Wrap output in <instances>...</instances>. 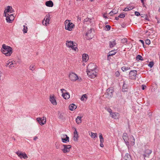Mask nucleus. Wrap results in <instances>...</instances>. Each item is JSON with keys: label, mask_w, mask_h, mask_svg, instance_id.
I'll return each instance as SVG.
<instances>
[{"label": "nucleus", "mask_w": 160, "mask_h": 160, "mask_svg": "<svg viewBox=\"0 0 160 160\" xmlns=\"http://www.w3.org/2000/svg\"><path fill=\"white\" fill-rule=\"evenodd\" d=\"M16 153L20 158H23L24 159H27L28 158L27 155L25 153H23L22 152H16Z\"/></svg>", "instance_id": "nucleus-15"}, {"label": "nucleus", "mask_w": 160, "mask_h": 160, "mask_svg": "<svg viewBox=\"0 0 160 160\" xmlns=\"http://www.w3.org/2000/svg\"><path fill=\"white\" fill-rule=\"evenodd\" d=\"M37 121L41 125L45 124L46 123V118L43 117L42 118H38L36 119Z\"/></svg>", "instance_id": "nucleus-8"}, {"label": "nucleus", "mask_w": 160, "mask_h": 160, "mask_svg": "<svg viewBox=\"0 0 160 160\" xmlns=\"http://www.w3.org/2000/svg\"><path fill=\"white\" fill-rule=\"evenodd\" d=\"M62 141L63 142H69V138L66 134L63 135L62 137Z\"/></svg>", "instance_id": "nucleus-16"}, {"label": "nucleus", "mask_w": 160, "mask_h": 160, "mask_svg": "<svg viewBox=\"0 0 160 160\" xmlns=\"http://www.w3.org/2000/svg\"><path fill=\"white\" fill-rule=\"evenodd\" d=\"M9 17H10V19H11V21L12 20H13L14 16H13V14H11L10 15Z\"/></svg>", "instance_id": "nucleus-50"}, {"label": "nucleus", "mask_w": 160, "mask_h": 160, "mask_svg": "<svg viewBox=\"0 0 160 160\" xmlns=\"http://www.w3.org/2000/svg\"><path fill=\"white\" fill-rule=\"evenodd\" d=\"M133 8H130V9H129L128 8H126L123 9V11H124L126 12L132 10Z\"/></svg>", "instance_id": "nucleus-45"}, {"label": "nucleus", "mask_w": 160, "mask_h": 160, "mask_svg": "<svg viewBox=\"0 0 160 160\" xmlns=\"http://www.w3.org/2000/svg\"><path fill=\"white\" fill-rule=\"evenodd\" d=\"M135 15H136V16H139L140 15V13L138 12L135 11Z\"/></svg>", "instance_id": "nucleus-49"}, {"label": "nucleus", "mask_w": 160, "mask_h": 160, "mask_svg": "<svg viewBox=\"0 0 160 160\" xmlns=\"http://www.w3.org/2000/svg\"><path fill=\"white\" fill-rule=\"evenodd\" d=\"M124 160H131L130 154L128 153H126L124 157Z\"/></svg>", "instance_id": "nucleus-25"}, {"label": "nucleus", "mask_w": 160, "mask_h": 160, "mask_svg": "<svg viewBox=\"0 0 160 160\" xmlns=\"http://www.w3.org/2000/svg\"><path fill=\"white\" fill-rule=\"evenodd\" d=\"M122 138L124 141H127L129 140L128 137L127 135V134L126 133H124L123 134Z\"/></svg>", "instance_id": "nucleus-29"}, {"label": "nucleus", "mask_w": 160, "mask_h": 160, "mask_svg": "<svg viewBox=\"0 0 160 160\" xmlns=\"http://www.w3.org/2000/svg\"><path fill=\"white\" fill-rule=\"evenodd\" d=\"M139 41L141 42V43L143 45H144V42L143 41V40H139Z\"/></svg>", "instance_id": "nucleus-59"}, {"label": "nucleus", "mask_w": 160, "mask_h": 160, "mask_svg": "<svg viewBox=\"0 0 160 160\" xmlns=\"http://www.w3.org/2000/svg\"><path fill=\"white\" fill-rule=\"evenodd\" d=\"M136 59L138 61L139 60H141V61H143V59H142V56L139 55H138L136 57Z\"/></svg>", "instance_id": "nucleus-33"}, {"label": "nucleus", "mask_w": 160, "mask_h": 160, "mask_svg": "<svg viewBox=\"0 0 160 160\" xmlns=\"http://www.w3.org/2000/svg\"><path fill=\"white\" fill-rule=\"evenodd\" d=\"M91 137L93 138H95V137H97V133H93L92 132H91Z\"/></svg>", "instance_id": "nucleus-37"}, {"label": "nucleus", "mask_w": 160, "mask_h": 160, "mask_svg": "<svg viewBox=\"0 0 160 160\" xmlns=\"http://www.w3.org/2000/svg\"><path fill=\"white\" fill-rule=\"evenodd\" d=\"M107 110L110 113V115H111V113L112 112V110L110 108H108Z\"/></svg>", "instance_id": "nucleus-51"}, {"label": "nucleus", "mask_w": 160, "mask_h": 160, "mask_svg": "<svg viewBox=\"0 0 160 160\" xmlns=\"http://www.w3.org/2000/svg\"><path fill=\"white\" fill-rule=\"evenodd\" d=\"M127 38H123L121 40V42L123 43H127Z\"/></svg>", "instance_id": "nucleus-42"}, {"label": "nucleus", "mask_w": 160, "mask_h": 160, "mask_svg": "<svg viewBox=\"0 0 160 160\" xmlns=\"http://www.w3.org/2000/svg\"><path fill=\"white\" fill-rule=\"evenodd\" d=\"M92 29L94 30L92 28L89 30L86 33V35L87 36V38L88 39H91L92 38L93 35L92 33Z\"/></svg>", "instance_id": "nucleus-14"}, {"label": "nucleus", "mask_w": 160, "mask_h": 160, "mask_svg": "<svg viewBox=\"0 0 160 160\" xmlns=\"http://www.w3.org/2000/svg\"><path fill=\"white\" fill-rule=\"evenodd\" d=\"M45 5L48 7H52L53 6V3L52 1L49 0L46 2Z\"/></svg>", "instance_id": "nucleus-23"}, {"label": "nucleus", "mask_w": 160, "mask_h": 160, "mask_svg": "<svg viewBox=\"0 0 160 160\" xmlns=\"http://www.w3.org/2000/svg\"><path fill=\"white\" fill-rule=\"evenodd\" d=\"M145 18L146 20L149 21L148 18V17H147V15H146V17H145Z\"/></svg>", "instance_id": "nucleus-62"}, {"label": "nucleus", "mask_w": 160, "mask_h": 160, "mask_svg": "<svg viewBox=\"0 0 160 160\" xmlns=\"http://www.w3.org/2000/svg\"><path fill=\"white\" fill-rule=\"evenodd\" d=\"M2 52L7 56H10L12 52V49L10 46H6L5 44L2 45Z\"/></svg>", "instance_id": "nucleus-1"}, {"label": "nucleus", "mask_w": 160, "mask_h": 160, "mask_svg": "<svg viewBox=\"0 0 160 160\" xmlns=\"http://www.w3.org/2000/svg\"><path fill=\"white\" fill-rule=\"evenodd\" d=\"M50 17V15L49 14L46 15L44 19V20H45V21L44 22V20L42 21V23L43 25L47 26V24H49Z\"/></svg>", "instance_id": "nucleus-10"}, {"label": "nucleus", "mask_w": 160, "mask_h": 160, "mask_svg": "<svg viewBox=\"0 0 160 160\" xmlns=\"http://www.w3.org/2000/svg\"><path fill=\"white\" fill-rule=\"evenodd\" d=\"M104 142H100V146L101 147L103 148L104 147V145L103 144Z\"/></svg>", "instance_id": "nucleus-55"}, {"label": "nucleus", "mask_w": 160, "mask_h": 160, "mask_svg": "<svg viewBox=\"0 0 160 160\" xmlns=\"http://www.w3.org/2000/svg\"><path fill=\"white\" fill-rule=\"evenodd\" d=\"M55 146L56 148L58 149L59 148L60 145L58 142H56L55 144Z\"/></svg>", "instance_id": "nucleus-43"}, {"label": "nucleus", "mask_w": 160, "mask_h": 160, "mask_svg": "<svg viewBox=\"0 0 160 160\" xmlns=\"http://www.w3.org/2000/svg\"><path fill=\"white\" fill-rule=\"evenodd\" d=\"M118 11L116 10H113L111 11L109 13L111 16H112L113 15L116 14L117 13Z\"/></svg>", "instance_id": "nucleus-31"}, {"label": "nucleus", "mask_w": 160, "mask_h": 160, "mask_svg": "<svg viewBox=\"0 0 160 160\" xmlns=\"http://www.w3.org/2000/svg\"><path fill=\"white\" fill-rule=\"evenodd\" d=\"M106 14L104 13V14H103V16L104 18H108L107 17V16H106Z\"/></svg>", "instance_id": "nucleus-60"}, {"label": "nucleus", "mask_w": 160, "mask_h": 160, "mask_svg": "<svg viewBox=\"0 0 160 160\" xmlns=\"http://www.w3.org/2000/svg\"><path fill=\"white\" fill-rule=\"evenodd\" d=\"M116 52H117L116 51V50H112L110 51L108 53V58L109 56H112L115 55L116 53Z\"/></svg>", "instance_id": "nucleus-26"}, {"label": "nucleus", "mask_w": 160, "mask_h": 160, "mask_svg": "<svg viewBox=\"0 0 160 160\" xmlns=\"http://www.w3.org/2000/svg\"><path fill=\"white\" fill-rule=\"evenodd\" d=\"M5 11L6 12H10V13L13 12H14V9L12 8V7L8 6L7 7V8L5 9Z\"/></svg>", "instance_id": "nucleus-21"}, {"label": "nucleus", "mask_w": 160, "mask_h": 160, "mask_svg": "<svg viewBox=\"0 0 160 160\" xmlns=\"http://www.w3.org/2000/svg\"><path fill=\"white\" fill-rule=\"evenodd\" d=\"M69 78L72 81H76L78 78V75L74 73H72L69 74Z\"/></svg>", "instance_id": "nucleus-9"}, {"label": "nucleus", "mask_w": 160, "mask_h": 160, "mask_svg": "<svg viewBox=\"0 0 160 160\" xmlns=\"http://www.w3.org/2000/svg\"><path fill=\"white\" fill-rule=\"evenodd\" d=\"M77 107L73 103H72L69 105V109L71 111H73L75 110Z\"/></svg>", "instance_id": "nucleus-24"}, {"label": "nucleus", "mask_w": 160, "mask_h": 160, "mask_svg": "<svg viewBox=\"0 0 160 160\" xmlns=\"http://www.w3.org/2000/svg\"><path fill=\"white\" fill-rule=\"evenodd\" d=\"M61 90L62 93V96L65 99H68L70 98V95L68 92L64 89H62Z\"/></svg>", "instance_id": "nucleus-5"}, {"label": "nucleus", "mask_w": 160, "mask_h": 160, "mask_svg": "<svg viewBox=\"0 0 160 160\" xmlns=\"http://www.w3.org/2000/svg\"><path fill=\"white\" fill-rule=\"evenodd\" d=\"M87 98V96L86 94L83 95L81 97V100L82 101H83L84 100V98Z\"/></svg>", "instance_id": "nucleus-39"}, {"label": "nucleus", "mask_w": 160, "mask_h": 160, "mask_svg": "<svg viewBox=\"0 0 160 160\" xmlns=\"http://www.w3.org/2000/svg\"><path fill=\"white\" fill-rule=\"evenodd\" d=\"M96 66L92 63H91L88 64V66L87 71H94L96 69Z\"/></svg>", "instance_id": "nucleus-11"}, {"label": "nucleus", "mask_w": 160, "mask_h": 160, "mask_svg": "<svg viewBox=\"0 0 160 160\" xmlns=\"http://www.w3.org/2000/svg\"><path fill=\"white\" fill-rule=\"evenodd\" d=\"M125 17V15L122 13L120 14L118 16V17H119L120 18H124Z\"/></svg>", "instance_id": "nucleus-47"}, {"label": "nucleus", "mask_w": 160, "mask_h": 160, "mask_svg": "<svg viewBox=\"0 0 160 160\" xmlns=\"http://www.w3.org/2000/svg\"><path fill=\"white\" fill-rule=\"evenodd\" d=\"M120 73L119 72L116 71L115 73V75L117 77H118L119 76Z\"/></svg>", "instance_id": "nucleus-52"}, {"label": "nucleus", "mask_w": 160, "mask_h": 160, "mask_svg": "<svg viewBox=\"0 0 160 160\" xmlns=\"http://www.w3.org/2000/svg\"><path fill=\"white\" fill-rule=\"evenodd\" d=\"M35 66H34L31 65L30 66L29 69L31 70H32V69H35Z\"/></svg>", "instance_id": "nucleus-48"}, {"label": "nucleus", "mask_w": 160, "mask_h": 160, "mask_svg": "<svg viewBox=\"0 0 160 160\" xmlns=\"http://www.w3.org/2000/svg\"><path fill=\"white\" fill-rule=\"evenodd\" d=\"M146 15H147V14H142L141 15V17H143V18H145V17H146Z\"/></svg>", "instance_id": "nucleus-57"}, {"label": "nucleus", "mask_w": 160, "mask_h": 160, "mask_svg": "<svg viewBox=\"0 0 160 160\" xmlns=\"http://www.w3.org/2000/svg\"><path fill=\"white\" fill-rule=\"evenodd\" d=\"M113 92L114 91L113 89L109 88L108 89L104 95V97L108 98H111L112 96Z\"/></svg>", "instance_id": "nucleus-3"}, {"label": "nucleus", "mask_w": 160, "mask_h": 160, "mask_svg": "<svg viewBox=\"0 0 160 160\" xmlns=\"http://www.w3.org/2000/svg\"><path fill=\"white\" fill-rule=\"evenodd\" d=\"M137 72L135 70H131L129 73V78L131 79H135Z\"/></svg>", "instance_id": "nucleus-6"}, {"label": "nucleus", "mask_w": 160, "mask_h": 160, "mask_svg": "<svg viewBox=\"0 0 160 160\" xmlns=\"http://www.w3.org/2000/svg\"><path fill=\"white\" fill-rule=\"evenodd\" d=\"M130 69V67H126L125 66H124L122 67L121 68V69L123 72H124L125 71H127Z\"/></svg>", "instance_id": "nucleus-32"}, {"label": "nucleus", "mask_w": 160, "mask_h": 160, "mask_svg": "<svg viewBox=\"0 0 160 160\" xmlns=\"http://www.w3.org/2000/svg\"><path fill=\"white\" fill-rule=\"evenodd\" d=\"M38 139V137H37V136H35L34 137V138H33V140H37V139Z\"/></svg>", "instance_id": "nucleus-61"}, {"label": "nucleus", "mask_w": 160, "mask_h": 160, "mask_svg": "<svg viewBox=\"0 0 160 160\" xmlns=\"http://www.w3.org/2000/svg\"><path fill=\"white\" fill-rule=\"evenodd\" d=\"M151 43L150 40L149 39H146L145 40V43L147 45H149Z\"/></svg>", "instance_id": "nucleus-46"}, {"label": "nucleus", "mask_w": 160, "mask_h": 160, "mask_svg": "<svg viewBox=\"0 0 160 160\" xmlns=\"http://www.w3.org/2000/svg\"><path fill=\"white\" fill-rule=\"evenodd\" d=\"M109 44L110 48L113 47L116 44L115 40H114L112 42L110 41L109 42Z\"/></svg>", "instance_id": "nucleus-28"}, {"label": "nucleus", "mask_w": 160, "mask_h": 160, "mask_svg": "<svg viewBox=\"0 0 160 160\" xmlns=\"http://www.w3.org/2000/svg\"><path fill=\"white\" fill-rule=\"evenodd\" d=\"M82 117L78 116L76 119V122L79 124L81 122V119Z\"/></svg>", "instance_id": "nucleus-30"}, {"label": "nucleus", "mask_w": 160, "mask_h": 160, "mask_svg": "<svg viewBox=\"0 0 160 160\" xmlns=\"http://www.w3.org/2000/svg\"><path fill=\"white\" fill-rule=\"evenodd\" d=\"M66 45L67 47L71 48L75 51H77V50L78 49L77 47H74L75 46V45L74 44L73 42L72 41H67L66 43Z\"/></svg>", "instance_id": "nucleus-4"}, {"label": "nucleus", "mask_w": 160, "mask_h": 160, "mask_svg": "<svg viewBox=\"0 0 160 160\" xmlns=\"http://www.w3.org/2000/svg\"><path fill=\"white\" fill-rule=\"evenodd\" d=\"M105 28L107 29H105V30L106 31H109L110 30L111 27V26L109 25H106L105 26Z\"/></svg>", "instance_id": "nucleus-41"}, {"label": "nucleus", "mask_w": 160, "mask_h": 160, "mask_svg": "<svg viewBox=\"0 0 160 160\" xmlns=\"http://www.w3.org/2000/svg\"><path fill=\"white\" fill-rule=\"evenodd\" d=\"M99 137L100 139V142H104V139L103 138L102 134L101 133L100 134Z\"/></svg>", "instance_id": "nucleus-36"}, {"label": "nucleus", "mask_w": 160, "mask_h": 160, "mask_svg": "<svg viewBox=\"0 0 160 160\" xmlns=\"http://www.w3.org/2000/svg\"><path fill=\"white\" fill-rule=\"evenodd\" d=\"M125 143L127 145V146H129V142L128 141H125Z\"/></svg>", "instance_id": "nucleus-56"}, {"label": "nucleus", "mask_w": 160, "mask_h": 160, "mask_svg": "<svg viewBox=\"0 0 160 160\" xmlns=\"http://www.w3.org/2000/svg\"><path fill=\"white\" fill-rule=\"evenodd\" d=\"M87 72L88 77L91 78H94L96 76V72L94 71H87Z\"/></svg>", "instance_id": "nucleus-7"}, {"label": "nucleus", "mask_w": 160, "mask_h": 160, "mask_svg": "<svg viewBox=\"0 0 160 160\" xmlns=\"http://www.w3.org/2000/svg\"><path fill=\"white\" fill-rule=\"evenodd\" d=\"M152 152V151L151 150L148 149H146L144 152V154H142L144 159H145L146 158L149 157Z\"/></svg>", "instance_id": "nucleus-12"}, {"label": "nucleus", "mask_w": 160, "mask_h": 160, "mask_svg": "<svg viewBox=\"0 0 160 160\" xmlns=\"http://www.w3.org/2000/svg\"><path fill=\"white\" fill-rule=\"evenodd\" d=\"M88 57V55L86 54H83L82 55V60L83 62H86L88 59H87V57Z\"/></svg>", "instance_id": "nucleus-27"}, {"label": "nucleus", "mask_w": 160, "mask_h": 160, "mask_svg": "<svg viewBox=\"0 0 160 160\" xmlns=\"http://www.w3.org/2000/svg\"><path fill=\"white\" fill-rule=\"evenodd\" d=\"M75 130L74 132V134H78V132L76 130V128H75Z\"/></svg>", "instance_id": "nucleus-58"}, {"label": "nucleus", "mask_w": 160, "mask_h": 160, "mask_svg": "<svg viewBox=\"0 0 160 160\" xmlns=\"http://www.w3.org/2000/svg\"><path fill=\"white\" fill-rule=\"evenodd\" d=\"M7 12H6V11L5 10L4 13L5 14V16L6 17V20L7 22L10 23H11V20L10 19V17H9L10 15L7 14Z\"/></svg>", "instance_id": "nucleus-18"}, {"label": "nucleus", "mask_w": 160, "mask_h": 160, "mask_svg": "<svg viewBox=\"0 0 160 160\" xmlns=\"http://www.w3.org/2000/svg\"><path fill=\"white\" fill-rule=\"evenodd\" d=\"M63 147L64 148L62 149V150L64 153L69 152L70 148L72 147L70 145H63Z\"/></svg>", "instance_id": "nucleus-13"}, {"label": "nucleus", "mask_w": 160, "mask_h": 160, "mask_svg": "<svg viewBox=\"0 0 160 160\" xmlns=\"http://www.w3.org/2000/svg\"><path fill=\"white\" fill-rule=\"evenodd\" d=\"M10 62H11L10 61H7V63H6L5 66L6 67L8 66L9 65V64H10Z\"/></svg>", "instance_id": "nucleus-54"}, {"label": "nucleus", "mask_w": 160, "mask_h": 160, "mask_svg": "<svg viewBox=\"0 0 160 160\" xmlns=\"http://www.w3.org/2000/svg\"><path fill=\"white\" fill-rule=\"evenodd\" d=\"M128 85L126 84L125 81H124L122 86V91L123 92H127L128 91Z\"/></svg>", "instance_id": "nucleus-17"}, {"label": "nucleus", "mask_w": 160, "mask_h": 160, "mask_svg": "<svg viewBox=\"0 0 160 160\" xmlns=\"http://www.w3.org/2000/svg\"><path fill=\"white\" fill-rule=\"evenodd\" d=\"M70 20H66L65 22V29L69 31L72 30L74 26V24L72 22H70Z\"/></svg>", "instance_id": "nucleus-2"}, {"label": "nucleus", "mask_w": 160, "mask_h": 160, "mask_svg": "<svg viewBox=\"0 0 160 160\" xmlns=\"http://www.w3.org/2000/svg\"><path fill=\"white\" fill-rule=\"evenodd\" d=\"M64 114V113H58V118L59 119H61L62 120L64 118H63V115Z\"/></svg>", "instance_id": "nucleus-35"}, {"label": "nucleus", "mask_w": 160, "mask_h": 160, "mask_svg": "<svg viewBox=\"0 0 160 160\" xmlns=\"http://www.w3.org/2000/svg\"><path fill=\"white\" fill-rule=\"evenodd\" d=\"M50 101L53 105H57L56 101L53 96H50Z\"/></svg>", "instance_id": "nucleus-22"}, {"label": "nucleus", "mask_w": 160, "mask_h": 160, "mask_svg": "<svg viewBox=\"0 0 160 160\" xmlns=\"http://www.w3.org/2000/svg\"><path fill=\"white\" fill-rule=\"evenodd\" d=\"M141 87H142V89L143 90L146 88V86L145 85H144V84H142L141 86Z\"/></svg>", "instance_id": "nucleus-53"}, {"label": "nucleus", "mask_w": 160, "mask_h": 160, "mask_svg": "<svg viewBox=\"0 0 160 160\" xmlns=\"http://www.w3.org/2000/svg\"><path fill=\"white\" fill-rule=\"evenodd\" d=\"M23 33H26L28 31V28L25 25H24L23 26Z\"/></svg>", "instance_id": "nucleus-34"}, {"label": "nucleus", "mask_w": 160, "mask_h": 160, "mask_svg": "<svg viewBox=\"0 0 160 160\" xmlns=\"http://www.w3.org/2000/svg\"><path fill=\"white\" fill-rule=\"evenodd\" d=\"M119 17H118H118H116L115 18V19L117 20H118L119 19Z\"/></svg>", "instance_id": "nucleus-63"}, {"label": "nucleus", "mask_w": 160, "mask_h": 160, "mask_svg": "<svg viewBox=\"0 0 160 160\" xmlns=\"http://www.w3.org/2000/svg\"><path fill=\"white\" fill-rule=\"evenodd\" d=\"M154 63L153 61H151L148 65V66L150 68H152L154 65Z\"/></svg>", "instance_id": "nucleus-38"}, {"label": "nucleus", "mask_w": 160, "mask_h": 160, "mask_svg": "<svg viewBox=\"0 0 160 160\" xmlns=\"http://www.w3.org/2000/svg\"><path fill=\"white\" fill-rule=\"evenodd\" d=\"M111 116L112 118L114 119H117L118 118L119 116V114L118 112H112L111 113Z\"/></svg>", "instance_id": "nucleus-19"}, {"label": "nucleus", "mask_w": 160, "mask_h": 160, "mask_svg": "<svg viewBox=\"0 0 160 160\" xmlns=\"http://www.w3.org/2000/svg\"><path fill=\"white\" fill-rule=\"evenodd\" d=\"M74 140L76 141H77L78 138V134H74Z\"/></svg>", "instance_id": "nucleus-40"}, {"label": "nucleus", "mask_w": 160, "mask_h": 160, "mask_svg": "<svg viewBox=\"0 0 160 160\" xmlns=\"http://www.w3.org/2000/svg\"><path fill=\"white\" fill-rule=\"evenodd\" d=\"M13 64V63L12 62H11L10 64H9V65L8 66V67H9V68H12L14 67V66H12V65Z\"/></svg>", "instance_id": "nucleus-44"}, {"label": "nucleus", "mask_w": 160, "mask_h": 160, "mask_svg": "<svg viewBox=\"0 0 160 160\" xmlns=\"http://www.w3.org/2000/svg\"><path fill=\"white\" fill-rule=\"evenodd\" d=\"M144 0H141V2L142 3L143 5L144 4Z\"/></svg>", "instance_id": "nucleus-64"}, {"label": "nucleus", "mask_w": 160, "mask_h": 160, "mask_svg": "<svg viewBox=\"0 0 160 160\" xmlns=\"http://www.w3.org/2000/svg\"><path fill=\"white\" fill-rule=\"evenodd\" d=\"M132 146H133L135 144V139L134 137L132 136H131L129 138V140Z\"/></svg>", "instance_id": "nucleus-20"}]
</instances>
